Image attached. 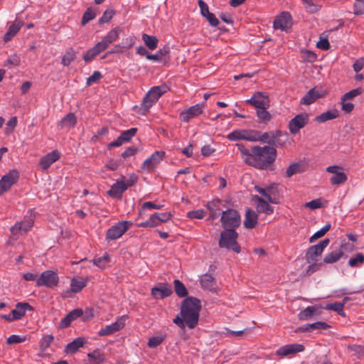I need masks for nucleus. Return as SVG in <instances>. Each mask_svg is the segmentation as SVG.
Masks as SVG:
<instances>
[{
    "instance_id": "23",
    "label": "nucleus",
    "mask_w": 364,
    "mask_h": 364,
    "mask_svg": "<svg viewBox=\"0 0 364 364\" xmlns=\"http://www.w3.org/2000/svg\"><path fill=\"white\" fill-rule=\"evenodd\" d=\"M83 311L82 309H75L70 311L59 323V328H65L70 326L72 321L82 316Z\"/></svg>"
},
{
    "instance_id": "49",
    "label": "nucleus",
    "mask_w": 364,
    "mask_h": 364,
    "mask_svg": "<svg viewBox=\"0 0 364 364\" xmlns=\"http://www.w3.org/2000/svg\"><path fill=\"white\" fill-rule=\"evenodd\" d=\"M200 284L203 288L210 289L215 284V278L209 274H203L200 278Z\"/></svg>"
},
{
    "instance_id": "55",
    "label": "nucleus",
    "mask_w": 364,
    "mask_h": 364,
    "mask_svg": "<svg viewBox=\"0 0 364 364\" xmlns=\"http://www.w3.org/2000/svg\"><path fill=\"white\" fill-rule=\"evenodd\" d=\"M301 172V164L299 163H294L287 167L286 171V176L287 177L290 178L293 175Z\"/></svg>"
},
{
    "instance_id": "11",
    "label": "nucleus",
    "mask_w": 364,
    "mask_h": 364,
    "mask_svg": "<svg viewBox=\"0 0 364 364\" xmlns=\"http://www.w3.org/2000/svg\"><path fill=\"white\" fill-rule=\"evenodd\" d=\"M18 178L19 173L16 169L11 170L4 175L0 180V196L9 191L18 181Z\"/></svg>"
},
{
    "instance_id": "12",
    "label": "nucleus",
    "mask_w": 364,
    "mask_h": 364,
    "mask_svg": "<svg viewBox=\"0 0 364 364\" xmlns=\"http://www.w3.org/2000/svg\"><path fill=\"white\" fill-rule=\"evenodd\" d=\"M246 103L255 107L257 109L269 108V100L265 92H255L250 99L246 100Z\"/></svg>"
},
{
    "instance_id": "25",
    "label": "nucleus",
    "mask_w": 364,
    "mask_h": 364,
    "mask_svg": "<svg viewBox=\"0 0 364 364\" xmlns=\"http://www.w3.org/2000/svg\"><path fill=\"white\" fill-rule=\"evenodd\" d=\"M330 328V326L323 321H317L313 323H307L297 328L295 332H311L314 330H326Z\"/></svg>"
},
{
    "instance_id": "63",
    "label": "nucleus",
    "mask_w": 364,
    "mask_h": 364,
    "mask_svg": "<svg viewBox=\"0 0 364 364\" xmlns=\"http://www.w3.org/2000/svg\"><path fill=\"white\" fill-rule=\"evenodd\" d=\"M205 211L203 209L192 210L187 213V217L190 219H202L205 215Z\"/></svg>"
},
{
    "instance_id": "51",
    "label": "nucleus",
    "mask_w": 364,
    "mask_h": 364,
    "mask_svg": "<svg viewBox=\"0 0 364 364\" xmlns=\"http://www.w3.org/2000/svg\"><path fill=\"white\" fill-rule=\"evenodd\" d=\"M236 146L237 147L238 150H240L245 163L246 164L249 165L248 160H249V158L251 157V156H252V148L250 149H247L241 143H237Z\"/></svg>"
},
{
    "instance_id": "28",
    "label": "nucleus",
    "mask_w": 364,
    "mask_h": 364,
    "mask_svg": "<svg viewBox=\"0 0 364 364\" xmlns=\"http://www.w3.org/2000/svg\"><path fill=\"white\" fill-rule=\"evenodd\" d=\"M322 97L323 95H321L318 90H317L316 88H311L301 99L300 103L305 105H309Z\"/></svg>"
},
{
    "instance_id": "35",
    "label": "nucleus",
    "mask_w": 364,
    "mask_h": 364,
    "mask_svg": "<svg viewBox=\"0 0 364 364\" xmlns=\"http://www.w3.org/2000/svg\"><path fill=\"white\" fill-rule=\"evenodd\" d=\"M254 132H255L256 134H253V137L255 138V139H252V141H262L267 144H274V142L271 140L272 137L274 138V132L262 133L259 131L254 129Z\"/></svg>"
},
{
    "instance_id": "29",
    "label": "nucleus",
    "mask_w": 364,
    "mask_h": 364,
    "mask_svg": "<svg viewBox=\"0 0 364 364\" xmlns=\"http://www.w3.org/2000/svg\"><path fill=\"white\" fill-rule=\"evenodd\" d=\"M322 309L320 308V306H308L299 314V318L300 320H309L314 315H319L321 313V309Z\"/></svg>"
},
{
    "instance_id": "38",
    "label": "nucleus",
    "mask_w": 364,
    "mask_h": 364,
    "mask_svg": "<svg viewBox=\"0 0 364 364\" xmlns=\"http://www.w3.org/2000/svg\"><path fill=\"white\" fill-rule=\"evenodd\" d=\"M343 255V252L341 250H333L325 255L323 258V263L333 264Z\"/></svg>"
},
{
    "instance_id": "10",
    "label": "nucleus",
    "mask_w": 364,
    "mask_h": 364,
    "mask_svg": "<svg viewBox=\"0 0 364 364\" xmlns=\"http://www.w3.org/2000/svg\"><path fill=\"white\" fill-rule=\"evenodd\" d=\"M309 118L307 113H301L292 118L288 124L289 132L292 134H297L309 122Z\"/></svg>"
},
{
    "instance_id": "18",
    "label": "nucleus",
    "mask_w": 364,
    "mask_h": 364,
    "mask_svg": "<svg viewBox=\"0 0 364 364\" xmlns=\"http://www.w3.org/2000/svg\"><path fill=\"white\" fill-rule=\"evenodd\" d=\"M165 155L164 151H156L146 159L141 165V169L146 171L153 170L162 160Z\"/></svg>"
},
{
    "instance_id": "59",
    "label": "nucleus",
    "mask_w": 364,
    "mask_h": 364,
    "mask_svg": "<svg viewBox=\"0 0 364 364\" xmlns=\"http://www.w3.org/2000/svg\"><path fill=\"white\" fill-rule=\"evenodd\" d=\"M165 338L166 336L151 337L149 339L147 345L149 348H156L157 346L162 343Z\"/></svg>"
},
{
    "instance_id": "13",
    "label": "nucleus",
    "mask_w": 364,
    "mask_h": 364,
    "mask_svg": "<svg viewBox=\"0 0 364 364\" xmlns=\"http://www.w3.org/2000/svg\"><path fill=\"white\" fill-rule=\"evenodd\" d=\"M127 318V316L124 315L118 318L115 322L112 323L110 325L106 326L105 328H102L99 332L98 335L100 336H105L114 333L122 329L125 326V321Z\"/></svg>"
},
{
    "instance_id": "42",
    "label": "nucleus",
    "mask_w": 364,
    "mask_h": 364,
    "mask_svg": "<svg viewBox=\"0 0 364 364\" xmlns=\"http://www.w3.org/2000/svg\"><path fill=\"white\" fill-rule=\"evenodd\" d=\"M142 40L144 44L150 49L155 50L158 46L159 40L154 36H150L146 33L142 34Z\"/></svg>"
},
{
    "instance_id": "32",
    "label": "nucleus",
    "mask_w": 364,
    "mask_h": 364,
    "mask_svg": "<svg viewBox=\"0 0 364 364\" xmlns=\"http://www.w3.org/2000/svg\"><path fill=\"white\" fill-rule=\"evenodd\" d=\"M85 343V338L82 337L76 338L65 346L64 352L68 354H74L80 348L83 347Z\"/></svg>"
},
{
    "instance_id": "9",
    "label": "nucleus",
    "mask_w": 364,
    "mask_h": 364,
    "mask_svg": "<svg viewBox=\"0 0 364 364\" xmlns=\"http://www.w3.org/2000/svg\"><path fill=\"white\" fill-rule=\"evenodd\" d=\"M326 171L333 174L330 178L331 185L339 186L346 183L348 180L347 175L344 173L343 168L341 166L337 165L330 166L326 168Z\"/></svg>"
},
{
    "instance_id": "22",
    "label": "nucleus",
    "mask_w": 364,
    "mask_h": 364,
    "mask_svg": "<svg viewBox=\"0 0 364 364\" xmlns=\"http://www.w3.org/2000/svg\"><path fill=\"white\" fill-rule=\"evenodd\" d=\"M305 348L302 344L293 343L280 347L277 350V355L280 356H287L291 354L303 352Z\"/></svg>"
},
{
    "instance_id": "21",
    "label": "nucleus",
    "mask_w": 364,
    "mask_h": 364,
    "mask_svg": "<svg viewBox=\"0 0 364 364\" xmlns=\"http://www.w3.org/2000/svg\"><path fill=\"white\" fill-rule=\"evenodd\" d=\"M122 180H117L115 183H114L111 188L107 191V194L114 198L121 199L122 197L123 193L127 190V186H125V182L124 181V176H122Z\"/></svg>"
},
{
    "instance_id": "56",
    "label": "nucleus",
    "mask_w": 364,
    "mask_h": 364,
    "mask_svg": "<svg viewBox=\"0 0 364 364\" xmlns=\"http://www.w3.org/2000/svg\"><path fill=\"white\" fill-rule=\"evenodd\" d=\"M115 14V11L113 9H107L106 10L102 16L99 18L98 23L99 24H103L106 23H109L110 20L113 18Z\"/></svg>"
},
{
    "instance_id": "14",
    "label": "nucleus",
    "mask_w": 364,
    "mask_h": 364,
    "mask_svg": "<svg viewBox=\"0 0 364 364\" xmlns=\"http://www.w3.org/2000/svg\"><path fill=\"white\" fill-rule=\"evenodd\" d=\"M137 128L133 127L128 130L122 132L117 139L107 144V149H112L114 147L119 146L125 142L129 141L132 137L135 136L137 132Z\"/></svg>"
},
{
    "instance_id": "45",
    "label": "nucleus",
    "mask_w": 364,
    "mask_h": 364,
    "mask_svg": "<svg viewBox=\"0 0 364 364\" xmlns=\"http://www.w3.org/2000/svg\"><path fill=\"white\" fill-rule=\"evenodd\" d=\"M170 53V48L168 46H164L160 48L156 54H150L147 55V59L154 61H159L163 56L168 55Z\"/></svg>"
},
{
    "instance_id": "2",
    "label": "nucleus",
    "mask_w": 364,
    "mask_h": 364,
    "mask_svg": "<svg viewBox=\"0 0 364 364\" xmlns=\"http://www.w3.org/2000/svg\"><path fill=\"white\" fill-rule=\"evenodd\" d=\"M200 309V300L196 297L188 296L182 301L180 314L189 328H194L198 325Z\"/></svg>"
},
{
    "instance_id": "37",
    "label": "nucleus",
    "mask_w": 364,
    "mask_h": 364,
    "mask_svg": "<svg viewBox=\"0 0 364 364\" xmlns=\"http://www.w3.org/2000/svg\"><path fill=\"white\" fill-rule=\"evenodd\" d=\"M21 24L20 23H14L9 27L6 33L4 36V41L7 43L14 38L21 29Z\"/></svg>"
},
{
    "instance_id": "15",
    "label": "nucleus",
    "mask_w": 364,
    "mask_h": 364,
    "mask_svg": "<svg viewBox=\"0 0 364 364\" xmlns=\"http://www.w3.org/2000/svg\"><path fill=\"white\" fill-rule=\"evenodd\" d=\"M203 112V105L196 104L180 113L179 118L183 122H188L191 119L197 117Z\"/></svg>"
},
{
    "instance_id": "58",
    "label": "nucleus",
    "mask_w": 364,
    "mask_h": 364,
    "mask_svg": "<svg viewBox=\"0 0 364 364\" xmlns=\"http://www.w3.org/2000/svg\"><path fill=\"white\" fill-rule=\"evenodd\" d=\"M255 190L257 192H258L259 193L262 194L265 198H267V200L269 203H273V204H277L279 203L278 200L275 198H272L270 196V193H268L267 192V189L261 188V187H259L258 186H255Z\"/></svg>"
},
{
    "instance_id": "62",
    "label": "nucleus",
    "mask_w": 364,
    "mask_h": 364,
    "mask_svg": "<svg viewBox=\"0 0 364 364\" xmlns=\"http://www.w3.org/2000/svg\"><path fill=\"white\" fill-rule=\"evenodd\" d=\"M309 264H310L308 266L306 269L307 275H311L313 273L318 271L323 266V262L318 263L317 262H311Z\"/></svg>"
},
{
    "instance_id": "20",
    "label": "nucleus",
    "mask_w": 364,
    "mask_h": 364,
    "mask_svg": "<svg viewBox=\"0 0 364 364\" xmlns=\"http://www.w3.org/2000/svg\"><path fill=\"white\" fill-rule=\"evenodd\" d=\"M223 201L219 198L213 199L209 201L206 204L207 209L210 211V215L208 218V220H214L218 218L220 214H222L221 205Z\"/></svg>"
},
{
    "instance_id": "39",
    "label": "nucleus",
    "mask_w": 364,
    "mask_h": 364,
    "mask_svg": "<svg viewBox=\"0 0 364 364\" xmlns=\"http://www.w3.org/2000/svg\"><path fill=\"white\" fill-rule=\"evenodd\" d=\"M77 124V119L74 113L67 114L60 122L62 127H74Z\"/></svg>"
},
{
    "instance_id": "3",
    "label": "nucleus",
    "mask_w": 364,
    "mask_h": 364,
    "mask_svg": "<svg viewBox=\"0 0 364 364\" xmlns=\"http://www.w3.org/2000/svg\"><path fill=\"white\" fill-rule=\"evenodd\" d=\"M238 232L233 229H223L220 233L218 246L221 249L232 251L237 254L241 252V247L237 242Z\"/></svg>"
},
{
    "instance_id": "47",
    "label": "nucleus",
    "mask_w": 364,
    "mask_h": 364,
    "mask_svg": "<svg viewBox=\"0 0 364 364\" xmlns=\"http://www.w3.org/2000/svg\"><path fill=\"white\" fill-rule=\"evenodd\" d=\"M87 279L77 280L75 278L72 279L70 283V291L73 293L80 292L87 284Z\"/></svg>"
},
{
    "instance_id": "31",
    "label": "nucleus",
    "mask_w": 364,
    "mask_h": 364,
    "mask_svg": "<svg viewBox=\"0 0 364 364\" xmlns=\"http://www.w3.org/2000/svg\"><path fill=\"white\" fill-rule=\"evenodd\" d=\"M105 49L102 47V46L97 43L92 48L87 50L85 53L83 55V60L85 63L91 62L97 55H98L100 53L104 51Z\"/></svg>"
},
{
    "instance_id": "27",
    "label": "nucleus",
    "mask_w": 364,
    "mask_h": 364,
    "mask_svg": "<svg viewBox=\"0 0 364 364\" xmlns=\"http://www.w3.org/2000/svg\"><path fill=\"white\" fill-rule=\"evenodd\" d=\"M27 310L32 311L33 307L27 302H18L16 305V309L11 311V314L14 315V318L20 320L25 316Z\"/></svg>"
},
{
    "instance_id": "17",
    "label": "nucleus",
    "mask_w": 364,
    "mask_h": 364,
    "mask_svg": "<svg viewBox=\"0 0 364 364\" xmlns=\"http://www.w3.org/2000/svg\"><path fill=\"white\" fill-rule=\"evenodd\" d=\"M253 134H256L254 132V129H235L227 135V139L230 141L242 139L252 141V139H255Z\"/></svg>"
},
{
    "instance_id": "64",
    "label": "nucleus",
    "mask_w": 364,
    "mask_h": 364,
    "mask_svg": "<svg viewBox=\"0 0 364 364\" xmlns=\"http://www.w3.org/2000/svg\"><path fill=\"white\" fill-rule=\"evenodd\" d=\"M358 263H364V255L363 253H357L355 257L350 258L348 261L349 266L352 267H356Z\"/></svg>"
},
{
    "instance_id": "53",
    "label": "nucleus",
    "mask_w": 364,
    "mask_h": 364,
    "mask_svg": "<svg viewBox=\"0 0 364 364\" xmlns=\"http://www.w3.org/2000/svg\"><path fill=\"white\" fill-rule=\"evenodd\" d=\"M363 93V88L362 87H358L353 90H351L350 91L345 93L341 97V101H347L352 100L353 98L361 95Z\"/></svg>"
},
{
    "instance_id": "50",
    "label": "nucleus",
    "mask_w": 364,
    "mask_h": 364,
    "mask_svg": "<svg viewBox=\"0 0 364 364\" xmlns=\"http://www.w3.org/2000/svg\"><path fill=\"white\" fill-rule=\"evenodd\" d=\"M331 224L327 223L326 224L321 230L316 232L310 238H309V242L313 243L316 240L321 238L323 237L326 232L331 229Z\"/></svg>"
},
{
    "instance_id": "54",
    "label": "nucleus",
    "mask_w": 364,
    "mask_h": 364,
    "mask_svg": "<svg viewBox=\"0 0 364 364\" xmlns=\"http://www.w3.org/2000/svg\"><path fill=\"white\" fill-rule=\"evenodd\" d=\"M95 17H96L95 12L91 8H88V9H87V10L85 11V13L82 15L81 24L82 26H85L89 21L94 19Z\"/></svg>"
},
{
    "instance_id": "5",
    "label": "nucleus",
    "mask_w": 364,
    "mask_h": 364,
    "mask_svg": "<svg viewBox=\"0 0 364 364\" xmlns=\"http://www.w3.org/2000/svg\"><path fill=\"white\" fill-rule=\"evenodd\" d=\"M220 222L223 229L230 228L236 230L241 224V217L237 210L228 208L222 211Z\"/></svg>"
},
{
    "instance_id": "57",
    "label": "nucleus",
    "mask_w": 364,
    "mask_h": 364,
    "mask_svg": "<svg viewBox=\"0 0 364 364\" xmlns=\"http://www.w3.org/2000/svg\"><path fill=\"white\" fill-rule=\"evenodd\" d=\"M54 340V337L53 335H46L44 336L42 339L41 340L40 343V348L42 351H45L46 349H48L52 342Z\"/></svg>"
},
{
    "instance_id": "52",
    "label": "nucleus",
    "mask_w": 364,
    "mask_h": 364,
    "mask_svg": "<svg viewBox=\"0 0 364 364\" xmlns=\"http://www.w3.org/2000/svg\"><path fill=\"white\" fill-rule=\"evenodd\" d=\"M268 108H262L257 109V115L260 122L267 123L272 119L271 114L267 110Z\"/></svg>"
},
{
    "instance_id": "36",
    "label": "nucleus",
    "mask_w": 364,
    "mask_h": 364,
    "mask_svg": "<svg viewBox=\"0 0 364 364\" xmlns=\"http://www.w3.org/2000/svg\"><path fill=\"white\" fill-rule=\"evenodd\" d=\"M255 199L258 201L257 210L259 213H264L267 215H271L274 212V208L262 198L255 196Z\"/></svg>"
},
{
    "instance_id": "44",
    "label": "nucleus",
    "mask_w": 364,
    "mask_h": 364,
    "mask_svg": "<svg viewBox=\"0 0 364 364\" xmlns=\"http://www.w3.org/2000/svg\"><path fill=\"white\" fill-rule=\"evenodd\" d=\"M174 291L176 295L180 298H184L188 295V290L185 285L178 279L173 281Z\"/></svg>"
},
{
    "instance_id": "26",
    "label": "nucleus",
    "mask_w": 364,
    "mask_h": 364,
    "mask_svg": "<svg viewBox=\"0 0 364 364\" xmlns=\"http://www.w3.org/2000/svg\"><path fill=\"white\" fill-rule=\"evenodd\" d=\"M59 158V152L56 150L53 151L41 159L40 166L43 170H46L51 166V164L58 161Z\"/></svg>"
},
{
    "instance_id": "61",
    "label": "nucleus",
    "mask_w": 364,
    "mask_h": 364,
    "mask_svg": "<svg viewBox=\"0 0 364 364\" xmlns=\"http://www.w3.org/2000/svg\"><path fill=\"white\" fill-rule=\"evenodd\" d=\"M18 224H20L21 230L23 233L28 232L33 225V220L31 218L24 219L22 221L16 222Z\"/></svg>"
},
{
    "instance_id": "40",
    "label": "nucleus",
    "mask_w": 364,
    "mask_h": 364,
    "mask_svg": "<svg viewBox=\"0 0 364 364\" xmlns=\"http://www.w3.org/2000/svg\"><path fill=\"white\" fill-rule=\"evenodd\" d=\"M77 53L73 48H68L62 57L61 63L64 66H69L70 64L76 58Z\"/></svg>"
},
{
    "instance_id": "19",
    "label": "nucleus",
    "mask_w": 364,
    "mask_h": 364,
    "mask_svg": "<svg viewBox=\"0 0 364 364\" xmlns=\"http://www.w3.org/2000/svg\"><path fill=\"white\" fill-rule=\"evenodd\" d=\"M122 29L119 26H117L113 29L110 30L102 39L98 42L105 50L111 45L112 43L116 41L119 36Z\"/></svg>"
},
{
    "instance_id": "46",
    "label": "nucleus",
    "mask_w": 364,
    "mask_h": 364,
    "mask_svg": "<svg viewBox=\"0 0 364 364\" xmlns=\"http://www.w3.org/2000/svg\"><path fill=\"white\" fill-rule=\"evenodd\" d=\"M301 1L307 13L316 14L321 9V6L314 3V0H301Z\"/></svg>"
},
{
    "instance_id": "6",
    "label": "nucleus",
    "mask_w": 364,
    "mask_h": 364,
    "mask_svg": "<svg viewBox=\"0 0 364 364\" xmlns=\"http://www.w3.org/2000/svg\"><path fill=\"white\" fill-rule=\"evenodd\" d=\"M132 225L131 221L124 220L111 226L106 232V240L109 242L121 237Z\"/></svg>"
},
{
    "instance_id": "30",
    "label": "nucleus",
    "mask_w": 364,
    "mask_h": 364,
    "mask_svg": "<svg viewBox=\"0 0 364 364\" xmlns=\"http://www.w3.org/2000/svg\"><path fill=\"white\" fill-rule=\"evenodd\" d=\"M258 215L252 209H247L245 213L244 226L247 229H252L257 224Z\"/></svg>"
},
{
    "instance_id": "34",
    "label": "nucleus",
    "mask_w": 364,
    "mask_h": 364,
    "mask_svg": "<svg viewBox=\"0 0 364 364\" xmlns=\"http://www.w3.org/2000/svg\"><path fill=\"white\" fill-rule=\"evenodd\" d=\"M105 360V355L100 349H96L87 354L88 364H103Z\"/></svg>"
},
{
    "instance_id": "16",
    "label": "nucleus",
    "mask_w": 364,
    "mask_h": 364,
    "mask_svg": "<svg viewBox=\"0 0 364 364\" xmlns=\"http://www.w3.org/2000/svg\"><path fill=\"white\" fill-rule=\"evenodd\" d=\"M173 293L171 286L165 283H158L151 290V296L155 299H163Z\"/></svg>"
},
{
    "instance_id": "33",
    "label": "nucleus",
    "mask_w": 364,
    "mask_h": 364,
    "mask_svg": "<svg viewBox=\"0 0 364 364\" xmlns=\"http://www.w3.org/2000/svg\"><path fill=\"white\" fill-rule=\"evenodd\" d=\"M339 116V112L336 109L327 110L325 112L318 115L315 118V121L318 123H324L328 120L336 119Z\"/></svg>"
},
{
    "instance_id": "43",
    "label": "nucleus",
    "mask_w": 364,
    "mask_h": 364,
    "mask_svg": "<svg viewBox=\"0 0 364 364\" xmlns=\"http://www.w3.org/2000/svg\"><path fill=\"white\" fill-rule=\"evenodd\" d=\"M129 41H130V43L128 44L127 46H124V45H122V44H117V45H115L112 50H110L108 52H107V54L122 53H124L126 50L131 48L134 46V44L135 43L134 38H130Z\"/></svg>"
},
{
    "instance_id": "60",
    "label": "nucleus",
    "mask_w": 364,
    "mask_h": 364,
    "mask_svg": "<svg viewBox=\"0 0 364 364\" xmlns=\"http://www.w3.org/2000/svg\"><path fill=\"white\" fill-rule=\"evenodd\" d=\"M353 14L356 16L364 14V0H355L353 4Z\"/></svg>"
},
{
    "instance_id": "24",
    "label": "nucleus",
    "mask_w": 364,
    "mask_h": 364,
    "mask_svg": "<svg viewBox=\"0 0 364 364\" xmlns=\"http://www.w3.org/2000/svg\"><path fill=\"white\" fill-rule=\"evenodd\" d=\"M291 16L287 11H283L274 21V28L284 30L291 26Z\"/></svg>"
},
{
    "instance_id": "8",
    "label": "nucleus",
    "mask_w": 364,
    "mask_h": 364,
    "mask_svg": "<svg viewBox=\"0 0 364 364\" xmlns=\"http://www.w3.org/2000/svg\"><path fill=\"white\" fill-rule=\"evenodd\" d=\"M59 277L58 274L52 270H46L41 273L36 280L37 287H46L53 289L58 286Z\"/></svg>"
},
{
    "instance_id": "41",
    "label": "nucleus",
    "mask_w": 364,
    "mask_h": 364,
    "mask_svg": "<svg viewBox=\"0 0 364 364\" xmlns=\"http://www.w3.org/2000/svg\"><path fill=\"white\" fill-rule=\"evenodd\" d=\"M320 308H323V309L334 311L341 316H346L345 312L343 311V303L335 302L333 304H326L323 306H320Z\"/></svg>"
},
{
    "instance_id": "48",
    "label": "nucleus",
    "mask_w": 364,
    "mask_h": 364,
    "mask_svg": "<svg viewBox=\"0 0 364 364\" xmlns=\"http://www.w3.org/2000/svg\"><path fill=\"white\" fill-rule=\"evenodd\" d=\"M158 215L154 213L151 215L148 220L144 222L140 223L137 224L138 227L140 228H154L160 225L159 220H157Z\"/></svg>"
},
{
    "instance_id": "1",
    "label": "nucleus",
    "mask_w": 364,
    "mask_h": 364,
    "mask_svg": "<svg viewBox=\"0 0 364 364\" xmlns=\"http://www.w3.org/2000/svg\"><path fill=\"white\" fill-rule=\"evenodd\" d=\"M277 149L272 146H253L252 156L249 158V166L260 170H267L277 158Z\"/></svg>"
},
{
    "instance_id": "7",
    "label": "nucleus",
    "mask_w": 364,
    "mask_h": 364,
    "mask_svg": "<svg viewBox=\"0 0 364 364\" xmlns=\"http://www.w3.org/2000/svg\"><path fill=\"white\" fill-rule=\"evenodd\" d=\"M330 240L326 238L320 241L318 244L309 247L305 254V259L307 263L317 262L318 257L321 256L325 248L329 245Z\"/></svg>"
},
{
    "instance_id": "4",
    "label": "nucleus",
    "mask_w": 364,
    "mask_h": 364,
    "mask_svg": "<svg viewBox=\"0 0 364 364\" xmlns=\"http://www.w3.org/2000/svg\"><path fill=\"white\" fill-rule=\"evenodd\" d=\"M168 90V88L166 85L155 86L151 88L142 100L141 106L139 108V113L145 115L154 104H155Z\"/></svg>"
}]
</instances>
